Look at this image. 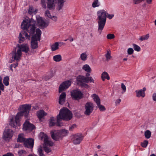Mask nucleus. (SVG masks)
Masks as SVG:
<instances>
[{
	"instance_id": "40",
	"label": "nucleus",
	"mask_w": 156,
	"mask_h": 156,
	"mask_svg": "<svg viewBox=\"0 0 156 156\" xmlns=\"http://www.w3.org/2000/svg\"><path fill=\"white\" fill-rule=\"evenodd\" d=\"M121 88L122 90V94H123L126 91V86L123 83H121Z\"/></svg>"
},
{
	"instance_id": "46",
	"label": "nucleus",
	"mask_w": 156,
	"mask_h": 156,
	"mask_svg": "<svg viewBox=\"0 0 156 156\" xmlns=\"http://www.w3.org/2000/svg\"><path fill=\"white\" fill-rule=\"evenodd\" d=\"M148 144V141L147 140H144L143 142L141 144V146L144 147H146Z\"/></svg>"
},
{
	"instance_id": "17",
	"label": "nucleus",
	"mask_w": 156,
	"mask_h": 156,
	"mask_svg": "<svg viewBox=\"0 0 156 156\" xmlns=\"http://www.w3.org/2000/svg\"><path fill=\"white\" fill-rule=\"evenodd\" d=\"M34 128V126L30 123L28 120H26L24 123L23 129V130L30 131Z\"/></svg>"
},
{
	"instance_id": "1",
	"label": "nucleus",
	"mask_w": 156,
	"mask_h": 156,
	"mask_svg": "<svg viewBox=\"0 0 156 156\" xmlns=\"http://www.w3.org/2000/svg\"><path fill=\"white\" fill-rule=\"evenodd\" d=\"M31 107L30 105L25 104L20 105V112L17 113L15 118V121L13 119H11L10 122V125L16 129H19L20 126L19 122L20 119L23 115L26 117H27Z\"/></svg>"
},
{
	"instance_id": "58",
	"label": "nucleus",
	"mask_w": 156,
	"mask_h": 156,
	"mask_svg": "<svg viewBox=\"0 0 156 156\" xmlns=\"http://www.w3.org/2000/svg\"><path fill=\"white\" fill-rule=\"evenodd\" d=\"M12 67H13V65H12V64H11V65H10V70H11L12 71H13V69H12Z\"/></svg>"
},
{
	"instance_id": "24",
	"label": "nucleus",
	"mask_w": 156,
	"mask_h": 156,
	"mask_svg": "<svg viewBox=\"0 0 156 156\" xmlns=\"http://www.w3.org/2000/svg\"><path fill=\"white\" fill-rule=\"evenodd\" d=\"M65 1V0H57V9L58 10H60L62 8Z\"/></svg>"
},
{
	"instance_id": "53",
	"label": "nucleus",
	"mask_w": 156,
	"mask_h": 156,
	"mask_svg": "<svg viewBox=\"0 0 156 156\" xmlns=\"http://www.w3.org/2000/svg\"><path fill=\"white\" fill-rule=\"evenodd\" d=\"M153 100L155 101H156V93H154L152 95Z\"/></svg>"
},
{
	"instance_id": "31",
	"label": "nucleus",
	"mask_w": 156,
	"mask_h": 156,
	"mask_svg": "<svg viewBox=\"0 0 156 156\" xmlns=\"http://www.w3.org/2000/svg\"><path fill=\"white\" fill-rule=\"evenodd\" d=\"M56 123L55 118L53 117H51L49 119V126H53L55 125Z\"/></svg>"
},
{
	"instance_id": "42",
	"label": "nucleus",
	"mask_w": 156,
	"mask_h": 156,
	"mask_svg": "<svg viewBox=\"0 0 156 156\" xmlns=\"http://www.w3.org/2000/svg\"><path fill=\"white\" fill-rule=\"evenodd\" d=\"M115 37V35L113 34H109L107 35L106 38L108 39L111 40L114 39Z\"/></svg>"
},
{
	"instance_id": "26",
	"label": "nucleus",
	"mask_w": 156,
	"mask_h": 156,
	"mask_svg": "<svg viewBox=\"0 0 156 156\" xmlns=\"http://www.w3.org/2000/svg\"><path fill=\"white\" fill-rule=\"evenodd\" d=\"M59 43L58 42H56L51 45V49L52 51H54L59 49Z\"/></svg>"
},
{
	"instance_id": "3",
	"label": "nucleus",
	"mask_w": 156,
	"mask_h": 156,
	"mask_svg": "<svg viewBox=\"0 0 156 156\" xmlns=\"http://www.w3.org/2000/svg\"><path fill=\"white\" fill-rule=\"evenodd\" d=\"M36 22L33 18L25 19L22 22L21 24V28L26 30L30 35L34 34L36 27Z\"/></svg>"
},
{
	"instance_id": "47",
	"label": "nucleus",
	"mask_w": 156,
	"mask_h": 156,
	"mask_svg": "<svg viewBox=\"0 0 156 156\" xmlns=\"http://www.w3.org/2000/svg\"><path fill=\"white\" fill-rule=\"evenodd\" d=\"M26 153V152L23 150H21L18 151V153L19 155H24Z\"/></svg>"
},
{
	"instance_id": "49",
	"label": "nucleus",
	"mask_w": 156,
	"mask_h": 156,
	"mask_svg": "<svg viewBox=\"0 0 156 156\" xmlns=\"http://www.w3.org/2000/svg\"><path fill=\"white\" fill-rule=\"evenodd\" d=\"M144 0H133V2L135 4H139Z\"/></svg>"
},
{
	"instance_id": "27",
	"label": "nucleus",
	"mask_w": 156,
	"mask_h": 156,
	"mask_svg": "<svg viewBox=\"0 0 156 156\" xmlns=\"http://www.w3.org/2000/svg\"><path fill=\"white\" fill-rule=\"evenodd\" d=\"M101 78L102 80L103 81H105V79H107L108 80L110 79V77L108 74L106 72H104L102 73Z\"/></svg>"
},
{
	"instance_id": "22",
	"label": "nucleus",
	"mask_w": 156,
	"mask_h": 156,
	"mask_svg": "<svg viewBox=\"0 0 156 156\" xmlns=\"http://www.w3.org/2000/svg\"><path fill=\"white\" fill-rule=\"evenodd\" d=\"M66 94L65 93L62 92L60 95L59 97V103L62 105L64 103L66 98Z\"/></svg>"
},
{
	"instance_id": "13",
	"label": "nucleus",
	"mask_w": 156,
	"mask_h": 156,
	"mask_svg": "<svg viewBox=\"0 0 156 156\" xmlns=\"http://www.w3.org/2000/svg\"><path fill=\"white\" fill-rule=\"evenodd\" d=\"M71 81L68 80L62 83L59 86V92L61 93L63 91L67 89L71 85Z\"/></svg>"
},
{
	"instance_id": "35",
	"label": "nucleus",
	"mask_w": 156,
	"mask_h": 156,
	"mask_svg": "<svg viewBox=\"0 0 156 156\" xmlns=\"http://www.w3.org/2000/svg\"><path fill=\"white\" fill-rule=\"evenodd\" d=\"M80 58L82 60L86 61L87 58V55L86 52H85L82 53L80 55Z\"/></svg>"
},
{
	"instance_id": "50",
	"label": "nucleus",
	"mask_w": 156,
	"mask_h": 156,
	"mask_svg": "<svg viewBox=\"0 0 156 156\" xmlns=\"http://www.w3.org/2000/svg\"><path fill=\"white\" fill-rule=\"evenodd\" d=\"M76 127V124H73L69 127V130L72 131L73 129Z\"/></svg>"
},
{
	"instance_id": "14",
	"label": "nucleus",
	"mask_w": 156,
	"mask_h": 156,
	"mask_svg": "<svg viewBox=\"0 0 156 156\" xmlns=\"http://www.w3.org/2000/svg\"><path fill=\"white\" fill-rule=\"evenodd\" d=\"M36 17L38 24L40 28H44L46 27L48 25L49 22L48 21H44L39 16H36Z\"/></svg>"
},
{
	"instance_id": "64",
	"label": "nucleus",
	"mask_w": 156,
	"mask_h": 156,
	"mask_svg": "<svg viewBox=\"0 0 156 156\" xmlns=\"http://www.w3.org/2000/svg\"><path fill=\"white\" fill-rule=\"evenodd\" d=\"M154 24L156 26V19L154 21Z\"/></svg>"
},
{
	"instance_id": "23",
	"label": "nucleus",
	"mask_w": 156,
	"mask_h": 156,
	"mask_svg": "<svg viewBox=\"0 0 156 156\" xmlns=\"http://www.w3.org/2000/svg\"><path fill=\"white\" fill-rule=\"evenodd\" d=\"M47 115V113L43 110H41L37 112V115L40 120H41L43 117Z\"/></svg>"
},
{
	"instance_id": "43",
	"label": "nucleus",
	"mask_w": 156,
	"mask_h": 156,
	"mask_svg": "<svg viewBox=\"0 0 156 156\" xmlns=\"http://www.w3.org/2000/svg\"><path fill=\"white\" fill-rule=\"evenodd\" d=\"M28 13L29 14L34 13L35 14L36 13V11L35 10L34 11V9L32 7H30L28 10Z\"/></svg>"
},
{
	"instance_id": "36",
	"label": "nucleus",
	"mask_w": 156,
	"mask_h": 156,
	"mask_svg": "<svg viewBox=\"0 0 156 156\" xmlns=\"http://www.w3.org/2000/svg\"><path fill=\"white\" fill-rule=\"evenodd\" d=\"M9 76H7L5 77L3 79V83L5 86H8L9 85Z\"/></svg>"
},
{
	"instance_id": "10",
	"label": "nucleus",
	"mask_w": 156,
	"mask_h": 156,
	"mask_svg": "<svg viewBox=\"0 0 156 156\" xmlns=\"http://www.w3.org/2000/svg\"><path fill=\"white\" fill-rule=\"evenodd\" d=\"M46 0H41V3L43 8L45 9L46 8L45 3ZM48 8L50 10L54 9L55 7V0H48Z\"/></svg>"
},
{
	"instance_id": "39",
	"label": "nucleus",
	"mask_w": 156,
	"mask_h": 156,
	"mask_svg": "<svg viewBox=\"0 0 156 156\" xmlns=\"http://www.w3.org/2000/svg\"><path fill=\"white\" fill-rule=\"evenodd\" d=\"M42 147L41 146H40L38 149V153L39 154L40 156H45L44 154L42 153Z\"/></svg>"
},
{
	"instance_id": "9",
	"label": "nucleus",
	"mask_w": 156,
	"mask_h": 156,
	"mask_svg": "<svg viewBox=\"0 0 156 156\" xmlns=\"http://www.w3.org/2000/svg\"><path fill=\"white\" fill-rule=\"evenodd\" d=\"M71 96L72 98L75 100H79L83 97V94L79 90L76 89L70 91Z\"/></svg>"
},
{
	"instance_id": "5",
	"label": "nucleus",
	"mask_w": 156,
	"mask_h": 156,
	"mask_svg": "<svg viewBox=\"0 0 156 156\" xmlns=\"http://www.w3.org/2000/svg\"><path fill=\"white\" fill-rule=\"evenodd\" d=\"M42 139H44V144L43 145L44 150L47 153H49L51 151V149L48 146H52L53 143L51 141L48 136L43 133H41L40 135Z\"/></svg>"
},
{
	"instance_id": "30",
	"label": "nucleus",
	"mask_w": 156,
	"mask_h": 156,
	"mask_svg": "<svg viewBox=\"0 0 156 156\" xmlns=\"http://www.w3.org/2000/svg\"><path fill=\"white\" fill-rule=\"evenodd\" d=\"M60 133L61 135L62 138L64 137L67 136L69 134V131L67 130L62 129L59 130Z\"/></svg>"
},
{
	"instance_id": "55",
	"label": "nucleus",
	"mask_w": 156,
	"mask_h": 156,
	"mask_svg": "<svg viewBox=\"0 0 156 156\" xmlns=\"http://www.w3.org/2000/svg\"><path fill=\"white\" fill-rule=\"evenodd\" d=\"M3 156H13V155L11 153H7V154L3 155Z\"/></svg>"
},
{
	"instance_id": "2",
	"label": "nucleus",
	"mask_w": 156,
	"mask_h": 156,
	"mask_svg": "<svg viewBox=\"0 0 156 156\" xmlns=\"http://www.w3.org/2000/svg\"><path fill=\"white\" fill-rule=\"evenodd\" d=\"M97 21L98 25V31L101 34L106 24L107 17L111 20L113 17L114 15L113 14H108L107 12L104 9L98 10L97 12Z\"/></svg>"
},
{
	"instance_id": "63",
	"label": "nucleus",
	"mask_w": 156,
	"mask_h": 156,
	"mask_svg": "<svg viewBox=\"0 0 156 156\" xmlns=\"http://www.w3.org/2000/svg\"><path fill=\"white\" fill-rule=\"evenodd\" d=\"M150 156H156L154 154H151Z\"/></svg>"
},
{
	"instance_id": "34",
	"label": "nucleus",
	"mask_w": 156,
	"mask_h": 156,
	"mask_svg": "<svg viewBox=\"0 0 156 156\" xmlns=\"http://www.w3.org/2000/svg\"><path fill=\"white\" fill-rule=\"evenodd\" d=\"M100 5L98 0H94L92 4V6L93 8H95L99 6Z\"/></svg>"
},
{
	"instance_id": "32",
	"label": "nucleus",
	"mask_w": 156,
	"mask_h": 156,
	"mask_svg": "<svg viewBox=\"0 0 156 156\" xmlns=\"http://www.w3.org/2000/svg\"><path fill=\"white\" fill-rule=\"evenodd\" d=\"M62 56L60 55H57L53 57V60L56 62H59L62 60Z\"/></svg>"
},
{
	"instance_id": "51",
	"label": "nucleus",
	"mask_w": 156,
	"mask_h": 156,
	"mask_svg": "<svg viewBox=\"0 0 156 156\" xmlns=\"http://www.w3.org/2000/svg\"><path fill=\"white\" fill-rule=\"evenodd\" d=\"M121 100L120 99H117L115 101V104L116 105H119L120 103Z\"/></svg>"
},
{
	"instance_id": "59",
	"label": "nucleus",
	"mask_w": 156,
	"mask_h": 156,
	"mask_svg": "<svg viewBox=\"0 0 156 156\" xmlns=\"http://www.w3.org/2000/svg\"><path fill=\"white\" fill-rule=\"evenodd\" d=\"M69 40L70 41L72 42V41H73V38L72 37H70V39H69Z\"/></svg>"
},
{
	"instance_id": "41",
	"label": "nucleus",
	"mask_w": 156,
	"mask_h": 156,
	"mask_svg": "<svg viewBox=\"0 0 156 156\" xmlns=\"http://www.w3.org/2000/svg\"><path fill=\"white\" fill-rule=\"evenodd\" d=\"M97 105L101 111H104L106 110L105 106L101 105L100 104H98Z\"/></svg>"
},
{
	"instance_id": "7",
	"label": "nucleus",
	"mask_w": 156,
	"mask_h": 156,
	"mask_svg": "<svg viewBox=\"0 0 156 156\" xmlns=\"http://www.w3.org/2000/svg\"><path fill=\"white\" fill-rule=\"evenodd\" d=\"M78 83L81 86L85 87H88V85L86 83L88 82L94 83V80L92 77H85L82 76H79L76 78Z\"/></svg>"
},
{
	"instance_id": "28",
	"label": "nucleus",
	"mask_w": 156,
	"mask_h": 156,
	"mask_svg": "<svg viewBox=\"0 0 156 156\" xmlns=\"http://www.w3.org/2000/svg\"><path fill=\"white\" fill-rule=\"evenodd\" d=\"M26 139L24 138L23 134L21 133L19 135L17 140V142L24 143Z\"/></svg>"
},
{
	"instance_id": "48",
	"label": "nucleus",
	"mask_w": 156,
	"mask_h": 156,
	"mask_svg": "<svg viewBox=\"0 0 156 156\" xmlns=\"http://www.w3.org/2000/svg\"><path fill=\"white\" fill-rule=\"evenodd\" d=\"M45 15L46 17L48 18H51V16L49 11L47 10L45 12Z\"/></svg>"
},
{
	"instance_id": "54",
	"label": "nucleus",
	"mask_w": 156,
	"mask_h": 156,
	"mask_svg": "<svg viewBox=\"0 0 156 156\" xmlns=\"http://www.w3.org/2000/svg\"><path fill=\"white\" fill-rule=\"evenodd\" d=\"M0 89L2 91H4V86L2 83L0 84Z\"/></svg>"
},
{
	"instance_id": "61",
	"label": "nucleus",
	"mask_w": 156,
	"mask_h": 156,
	"mask_svg": "<svg viewBox=\"0 0 156 156\" xmlns=\"http://www.w3.org/2000/svg\"><path fill=\"white\" fill-rule=\"evenodd\" d=\"M2 78L1 77H0V84L2 83Z\"/></svg>"
},
{
	"instance_id": "25",
	"label": "nucleus",
	"mask_w": 156,
	"mask_h": 156,
	"mask_svg": "<svg viewBox=\"0 0 156 156\" xmlns=\"http://www.w3.org/2000/svg\"><path fill=\"white\" fill-rule=\"evenodd\" d=\"M91 97L94 101L96 103L97 105L98 104H101L100 99L98 95L95 94H94L91 95Z\"/></svg>"
},
{
	"instance_id": "8",
	"label": "nucleus",
	"mask_w": 156,
	"mask_h": 156,
	"mask_svg": "<svg viewBox=\"0 0 156 156\" xmlns=\"http://www.w3.org/2000/svg\"><path fill=\"white\" fill-rule=\"evenodd\" d=\"M22 55V53L21 51L16 48L15 50L12 51V58L10 60V62L12 63L15 61H16L17 62L19 61Z\"/></svg>"
},
{
	"instance_id": "21",
	"label": "nucleus",
	"mask_w": 156,
	"mask_h": 156,
	"mask_svg": "<svg viewBox=\"0 0 156 156\" xmlns=\"http://www.w3.org/2000/svg\"><path fill=\"white\" fill-rule=\"evenodd\" d=\"M146 90V88L145 87H144L142 89L136 90L135 91L136 97L138 98L144 97L145 96V91Z\"/></svg>"
},
{
	"instance_id": "45",
	"label": "nucleus",
	"mask_w": 156,
	"mask_h": 156,
	"mask_svg": "<svg viewBox=\"0 0 156 156\" xmlns=\"http://www.w3.org/2000/svg\"><path fill=\"white\" fill-rule=\"evenodd\" d=\"M134 52V50L132 48H129L127 50L128 54L129 55L133 54Z\"/></svg>"
},
{
	"instance_id": "56",
	"label": "nucleus",
	"mask_w": 156,
	"mask_h": 156,
	"mask_svg": "<svg viewBox=\"0 0 156 156\" xmlns=\"http://www.w3.org/2000/svg\"><path fill=\"white\" fill-rule=\"evenodd\" d=\"M147 2L149 4L151 3L152 0H146Z\"/></svg>"
},
{
	"instance_id": "37",
	"label": "nucleus",
	"mask_w": 156,
	"mask_h": 156,
	"mask_svg": "<svg viewBox=\"0 0 156 156\" xmlns=\"http://www.w3.org/2000/svg\"><path fill=\"white\" fill-rule=\"evenodd\" d=\"M144 135L147 139L149 138L151 136V132L149 130H147L145 132Z\"/></svg>"
},
{
	"instance_id": "15",
	"label": "nucleus",
	"mask_w": 156,
	"mask_h": 156,
	"mask_svg": "<svg viewBox=\"0 0 156 156\" xmlns=\"http://www.w3.org/2000/svg\"><path fill=\"white\" fill-rule=\"evenodd\" d=\"M71 137L73 143L75 144H80L83 139V137L81 134L73 135Z\"/></svg>"
},
{
	"instance_id": "44",
	"label": "nucleus",
	"mask_w": 156,
	"mask_h": 156,
	"mask_svg": "<svg viewBox=\"0 0 156 156\" xmlns=\"http://www.w3.org/2000/svg\"><path fill=\"white\" fill-rule=\"evenodd\" d=\"M106 60L107 61L109 60L112 58L110 55V53L108 51L107 52V54L106 55Z\"/></svg>"
},
{
	"instance_id": "4",
	"label": "nucleus",
	"mask_w": 156,
	"mask_h": 156,
	"mask_svg": "<svg viewBox=\"0 0 156 156\" xmlns=\"http://www.w3.org/2000/svg\"><path fill=\"white\" fill-rule=\"evenodd\" d=\"M73 117V114L68 108H63L61 109L59 114L57 116V122H58L60 119L69 120Z\"/></svg>"
},
{
	"instance_id": "19",
	"label": "nucleus",
	"mask_w": 156,
	"mask_h": 156,
	"mask_svg": "<svg viewBox=\"0 0 156 156\" xmlns=\"http://www.w3.org/2000/svg\"><path fill=\"white\" fill-rule=\"evenodd\" d=\"M30 37V36L28 35L26 32L23 31L20 33L19 34V42L20 43H21L25 39H29Z\"/></svg>"
},
{
	"instance_id": "38",
	"label": "nucleus",
	"mask_w": 156,
	"mask_h": 156,
	"mask_svg": "<svg viewBox=\"0 0 156 156\" xmlns=\"http://www.w3.org/2000/svg\"><path fill=\"white\" fill-rule=\"evenodd\" d=\"M133 48L135 51L139 52L140 51L141 48L139 46L134 44H133Z\"/></svg>"
},
{
	"instance_id": "62",
	"label": "nucleus",
	"mask_w": 156,
	"mask_h": 156,
	"mask_svg": "<svg viewBox=\"0 0 156 156\" xmlns=\"http://www.w3.org/2000/svg\"><path fill=\"white\" fill-rule=\"evenodd\" d=\"M101 146L100 145H98L97 147V148L98 149H100V148Z\"/></svg>"
},
{
	"instance_id": "57",
	"label": "nucleus",
	"mask_w": 156,
	"mask_h": 156,
	"mask_svg": "<svg viewBox=\"0 0 156 156\" xmlns=\"http://www.w3.org/2000/svg\"><path fill=\"white\" fill-rule=\"evenodd\" d=\"M18 62H16V63L13 65V66L14 68H16L18 65Z\"/></svg>"
},
{
	"instance_id": "18",
	"label": "nucleus",
	"mask_w": 156,
	"mask_h": 156,
	"mask_svg": "<svg viewBox=\"0 0 156 156\" xmlns=\"http://www.w3.org/2000/svg\"><path fill=\"white\" fill-rule=\"evenodd\" d=\"M34 140L32 138L27 139L23 143L24 146L28 148L31 149L34 146Z\"/></svg>"
},
{
	"instance_id": "52",
	"label": "nucleus",
	"mask_w": 156,
	"mask_h": 156,
	"mask_svg": "<svg viewBox=\"0 0 156 156\" xmlns=\"http://www.w3.org/2000/svg\"><path fill=\"white\" fill-rule=\"evenodd\" d=\"M51 18L54 21L56 22L57 20V17L55 16H53L51 17Z\"/></svg>"
},
{
	"instance_id": "11",
	"label": "nucleus",
	"mask_w": 156,
	"mask_h": 156,
	"mask_svg": "<svg viewBox=\"0 0 156 156\" xmlns=\"http://www.w3.org/2000/svg\"><path fill=\"white\" fill-rule=\"evenodd\" d=\"M13 133L11 129H5L3 132V138L6 141H9L12 137Z\"/></svg>"
},
{
	"instance_id": "6",
	"label": "nucleus",
	"mask_w": 156,
	"mask_h": 156,
	"mask_svg": "<svg viewBox=\"0 0 156 156\" xmlns=\"http://www.w3.org/2000/svg\"><path fill=\"white\" fill-rule=\"evenodd\" d=\"M41 31L38 28L36 30V34L34 35L31 38V46L32 49H35L38 47L37 41L40 40Z\"/></svg>"
},
{
	"instance_id": "20",
	"label": "nucleus",
	"mask_w": 156,
	"mask_h": 156,
	"mask_svg": "<svg viewBox=\"0 0 156 156\" xmlns=\"http://www.w3.org/2000/svg\"><path fill=\"white\" fill-rule=\"evenodd\" d=\"M18 49L20 50L21 51H24L25 53H27L29 51V46L27 44H18L17 47Z\"/></svg>"
},
{
	"instance_id": "29",
	"label": "nucleus",
	"mask_w": 156,
	"mask_h": 156,
	"mask_svg": "<svg viewBox=\"0 0 156 156\" xmlns=\"http://www.w3.org/2000/svg\"><path fill=\"white\" fill-rule=\"evenodd\" d=\"M149 34H147L146 35L140 36L138 39L141 41H146L149 39Z\"/></svg>"
},
{
	"instance_id": "16",
	"label": "nucleus",
	"mask_w": 156,
	"mask_h": 156,
	"mask_svg": "<svg viewBox=\"0 0 156 156\" xmlns=\"http://www.w3.org/2000/svg\"><path fill=\"white\" fill-rule=\"evenodd\" d=\"M51 136L55 140L58 141L62 139L59 130H53L51 132Z\"/></svg>"
},
{
	"instance_id": "60",
	"label": "nucleus",
	"mask_w": 156,
	"mask_h": 156,
	"mask_svg": "<svg viewBox=\"0 0 156 156\" xmlns=\"http://www.w3.org/2000/svg\"><path fill=\"white\" fill-rule=\"evenodd\" d=\"M89 73V72H88L86 74V76H87V77H88V76L90 75V74Z\"/></svg>"
},
{
	"instance_id": "33",
	"label": "nucleus",
	"mask_w": 156,
	"mask_h": 156,
	"mask_svg": "<svg viewBox=\"0 0 156 156\" xmlns=\"http://www.w3.org/2000/svg\"><path fill=\"white\" fill-rule=\"evenodd\" d=\"M82 69L85 71L89 73L91 72V69L88 65L85 64L82 67Z\"/></svg>"
},
{
	"instance_id": "12",
	"label": "nucleus",
	"mask_w": 156,
	"mask_h": 156,
	"mask_svg": "<svg viewBox=\"0 0 156 156\" xmlns=\"http://www.w3.org/2000/svg\"><path fill=\"white\" fill-rule=\"evenodd\" d=\"M84 113L87 115H89L93 110L94 106L92 103L88 102L85 105Z\"/></svg>"
}]
</instances>
